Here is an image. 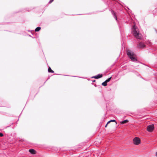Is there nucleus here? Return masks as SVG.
Masks as SVG:
<instances>
[{
  "mask_svg": "<svg viewBox=\"0 0 157 157\" xmlns=\"http://www.w3.org/2000/svg\"><path fill=\"white\" fill-rule=\"evenodd\" d=\"M111 122H116V121L115 120H110Z\"/></svg>",
  "mask_w": 157,
  "mask_h": 157,
  "instance_id": "nucleus-15",
  "label": "nucleus"
},
{
  "mask_svg": "<svg viewBox=\"0 0 157 157\" xmlns=\"http://www.w3.org/2000/svg\"><path fill=\"white\" fill-rule=\"evenodd\" d=\"M95 81V80H94V81H93V82H94Z\"/></svg>",
  "mask_w": 157,
  "mask_h": 157,
  "instance_id": "nucleus-21",
  "label": "nucleus"
},
{
  "mask_svg": "<svg viewBox=\"0 0 157 157\" xmlns=\"http://www.w3.org/2000/svg\"><path fill=\"white\" fill-rule=\"evenodd\" d=\"M3 136V134L1 133H0V137H2V136Z\"/></svg>",
  "mask_w": 157,
  "mask_h": 157,
  "instance_id": "nucleus-16",
  "label": "nucleus"
},
{
  "mask_svg": "<svg viewBox=\"0 0 157 157\" xmlns=\"http://www.w3.org/2000/svg\"><path fill=\"white\" fill-rule=\"evenodd\" d=\"M155 156L157 157V151L155 153Z\"/></svg>",
  "mask_w": 157,
  "mask_h": 157,
  "instance_id": "nucleus-19",
  "label": "nucleus"
},
{
  "mask_svg": "<svg viewBox=\"0 0 157 157\" xmlns=\"http://www.w3.org/2000/svg\"><path fill=\"white\" fill-rule=\"evenodd\" d=\"M41 28L40 27H37L35 30V31L36 32H38L40 30V29Z\"/></svg>",
  "mask_w": 157,
  "mask_h": 157,
  "instance_id": "nucleus-12",
  "label": "nucleus"
},
{
  "mask_svg": "<svg viewBox=\"0 0 157 157\" xmlns=\"http://www.w3.org/2000/svg\"><path fill=\"white\" fill-rule=\"evenodd\" d=\"M154 128L153 124L147 126V130L148 132H151L153 131Z\"/></svg>",
  "mask_w": 157,
  "mask_h": 157,
  "instance_id": "nucleus-4",
  "label": "nucleus"
},
{
  "mask_svg": "<svg viewBox=\"0 0 157 157\" xmlns=\"http://www.w3.org/2000/svg\"><path fill=\"white\" fill-rule=\"evenodd\" d=\"M126 53L127 56L129 58L132 56H135V54L134 53L129 49L127 50Z\"/></svg>",
  "mask_w": 157,
  "mask_h": 157,
  "instance_id": "nucleus-3",
  "label": "nucleus"
},
{
  "mask_svg": "<svg viewBox=\"0 0 157 157\" xmlns=\"http://www.w3.org/2000/svg\"><path fill=\"white\" fill-rule=\"evenodd\" d=\"M133 62H136L137 60V59L134 57V56H132L129 58Z\"/></svg>",
  "mask_w": 157,
  "mask_h": 157,
  "instance_id": "nucleus-8",
  "label": "nucleus"
},
{
  "mask_svg": "<svg viewBox=\"0 0 157 157\" xmlns=\"http://www.w3.org/2000/svg\"><path fill=\"white\" fill-rule=\"evenodd\" d=\"M110 122H111L110 121H108V122L107 123V124H108L109 123H110Z\"/></svg>",
  "mask_w": 157,
  "mask_h": 157,
  "instance_id": "nucleus-18",
  "label": "nucleus"
},
{
  "mask_svg": "<svg viewBox=\"0 0 157 157\" xmlns=\"http://www.w3.org/2000/svg\"><path fill=\"white\" fill-rule=\"evenodd\" d=\"M145 47V44L141 42H140L137 46V48H144Z\"/></svg>",
  "mask_w": 157,
  "mask_h": 157,
  "instance_id": "nucleus-5",
  "label": "nucleus"
},
{
  "mask_svg": "<svg viewBox=\"0 0 157 157\" xmlns=\"http://www.w3.org/2000/svg\"><path fill=\"white\" fill-rule=\"evenodd\" d=\"M128 120H125L122 121L121 122V124H123L126 123H128Z\"/></svg>",
  "mask_w": 157,
  "mask_h": 157,
  "instance_id": "nucleus-10",
  "label": "nucleus"
},
{
  "mask_svg": "<svg viewBox=\"0 0 157 157\" xmlns=\"http://www.w3.org/2000/svg\"><path fill=\"white\" fill-rule=\"evenodd\" d=\"M29 152L32 154H35L36 153V151L33 149H30L29 150Z\"/></svg>",
  "mask_w": 157,
  "mask_h": 157,
  "instance_id": "nucleus-9",
  "label": "nucleus"
},
{
  "mask_svg": "<svg viewBox=\"0 0 157 157\" xmlns=\"http://www.w3.org/2000/svg\"><path fill=\"white\" fill-rule=\"evenodd\" d=\"M54 1V0H50L49 2V3H52L53 1Z\"/></svg>",
  "mask_w": 157,
  "mask_h": 157,
  "instance_id": "nucleus-17",
  "label": "nucleus"
},
{
  "mask_svg": "<svg viewBox=\"0 0 157 157\" xmlns=\"http://www.w3.org/2000/svg\"><path fill=\"white\" fill-rule=\"evenodd\" d=\"M133 33L134 36L136 38L139 39H141L142 38L141 34L139 33L138 29L135 25L133 27Z\"/></svg>",
  "mask_w": 157,
  "mask_h": 157,
  "instance_id": "nucleus-1",
  "label": "nucleus"
},
{
  "mask_svg": "<svg viewBox=\"0 0 157 157\" xmlns=\"http://www.w3.org/2000/svg\"><path fill=\"white\" fill-rule=\"evenodd\" d=\"M111 12L112 15H113L114 17L115 18L116 20L117 21V19L115 13L113 10H112Z\"/></svg>",
  "mask_w": 157,
  "mask_h": 157,
  "instance_id": "nucleus-7",
  "label": "nucleus"
},
{
  "mask_svg": "<svg viewBox=\"0 0 157 157\" xmlns=\"http://www.w3.org/2000/svg\"><path fill=\"white\" fill-rule=\"evenodd\" d=\"M134 144L136 145H138L140 143V140L138 137H135L133 140Z\"/></svg>",
  "mask_w": 157,
  "mask_h": 157,
  "instance_id": "nucleus-2",
  "label": "nucleus"
},
{
  "mask_svg": "<svg viewBox=\"0 0 157 157\" xmlns=\"http://www.w3.org/2000/svg\"><path fill=\"white\" fill-rule=\"evenodd\" d=\"M102 85L104 86H106L107 85V82H106L105 81L102 83Z\"/></svg>",
  "mask_w": 157,
  "mask_h": 157,
  "instance_id": "nucleus-13",
  "label": "nucleus"
},
{
  "mask_svg": "<svg viewBox=\"0 0 157 157\" xmlns=\"http://www.w3.org/2000/svg\"><path fill=\"white\" fill-rule=\"evenodd\" d=\"M108 124H107H107H106V125H105V127H107V125Z\"/></svg>",
  "mask_w": 157,
  "mask_h": 157,
  "instance_id": "nucleus-20",
  "label": "nucleus"
},
{
  "mask_svg": "<svg viewBox=\"0 0 157 157\" xmlns=\"http://www.w3.org/2000/svg\"><path fill=\"white\" fill-rule=\"evenodd\" d=\"M103 76V75L101 74H98L97 75L94 76L92 77V78H94L96 79H98L101 78Z\"/></svg>",
  "mask_w": 157,
  "mask_h": 157,
  "instance_id": "nucleus-6",
  "label": "nucleus"
},
{
  "mask_svg": "<svg viewBox=\"0 0 157 157\" xmlns=\"http://www.w3.org/2000/svg\"><path fill=\"white\" fill-rule=\"evenodd\" d=\"M48 71L49 72H51V73H54V71L52 70L51 68L50 67H49V68H48Z\"/></svg>",
  "mask_w": 157,
  "mask_h": 157,
  "instance_id": "nucleus-11",
  "label": "nucleus"
},
{
  "mask_svg": "<svg viewBox=\"0 0 157 157\" xmlns=\"http://www.w3.org/2000/svg\"><path fill=\"white\" fill-rule=\"evenodd\" d=\"M111 77H110V78H108L107 79H106L105 81H106V82H109L110 80H111Z\"/></svg>",
  "mask_w": 157,
  "mask_h": 157,
  "instance_id": "nucleus-14",
  "label": "nucleus"
}]
</instances>
